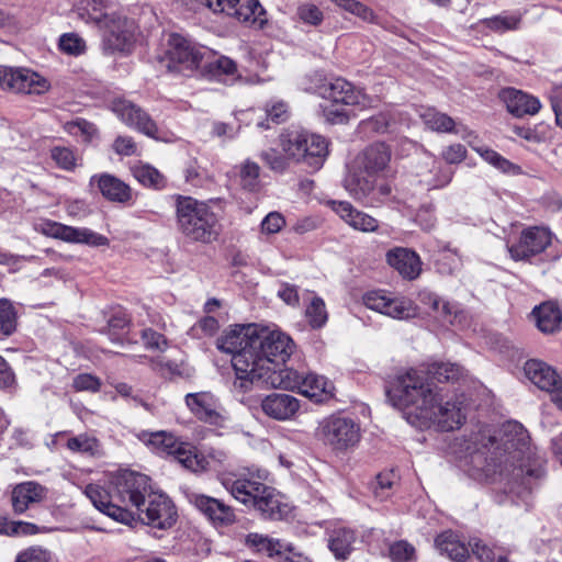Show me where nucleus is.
Listing matches in <instances>:
<instances>
[{"mask_svg": "<svg viewBox=\"0 0 562 562\" xmlns=\"http://www.w3.org/2000/svg\"><path fill=\"white\" fill-rule=\"evenodd\" d=\"M502 445L494 448L490 460L483 451L473 452L465 472L479 482L495 481L498 475L509 484L510 493H530L546 476L544 458L530 449L519 424L507 425Z\"/></svg>", "mask_w": 562, "mask_h": 562, "instance_id": "obj_1", "label": "nucleus"}, {"mask_svg": "<svg viewBox=\"0 0 562 562\" xmlns=\"http://www.w3.org/2000/svg\"><path fill=\"white\" fill-rule=\"evenodd\" d=\"M176 222L178 231L195 243L211 244L221 233L217 215L205 202L192 196L176 198Z\"/></svg>", "mask_w": 562, "mask_h": 562, "instance_id": "obj_2", "label": "nucleus"}, {"mask_svg": "<svg viewBox=\"0 0 562 562\" xmlns=\"http://www.w3.org/2000/svg\"><path fill=\"white\" fill-rule=\"evenodd\" d=\"M437 393V387L428 383L424 371L413 368L398 373L386 387L387 400L394 407L409 409L419 418L430 412L429 405Z\"/></svg>", "mask_w": 562, "mask_h": 562, "instance_id": "obj_3", "label": "nucleus"}, {"mask_svg": "<svg viewBox=\"0 0 562 562\" xmlns=\"http://www.w3.org/2000/svg\"><path fill=\"white\" fill-rule=\"evenodd\" d=\"M256 357L251 362L248 389L256 381H262L274 368L284 364L294 350L290 336L279 329H258L255 337Z\"/></svg>", "mask_w": 562, "mask_h": 562, "instance_id": "obj_4", "label": "nucleus"}, {"mask_svg": "<svg viewBox=\"0 0 562 562\" xmlns=\"http://www.w3.org/2000/svg\"><path fill=\"white\" fill-rule=\"evenodd\" d=\"M257 331L258 327L254 324L235 325L217 339V348L233 356L232 364L236 373L234 386L244 392L248 391L250 367L256 357L254 340Z\"/></svg>", "mask_w": 562, "mask_h": 562, "instance_id": "obj_5", "label": "nucleus"}, {"mask_svg": "<svg viewBox=\"0 0 562 562\" xmlns=\"http://www.w3.org/2000/svg\"><path fill=\"white\" fill-rule=\"evenodd\" d=\"M137 438L148 446L155 453L167 454L175 458L183 468L194 472H204L210 467L207 458L189 442L180 441L167 431H140Z\"/></svg>", "mask_w": 562, "mask_h": 562, "instance_id": "obj_6", "label": "nucleus"}, {"mask_svg": "<svg viewBox=\"0 0 562 562\" xmlns=\"http://www.w3.org/2000/svg\"><path fill=\"white\" fill-rule=\"evenodd\" d=\"M314 435L319 442L336 454L352 450L361 439L360 425L355 419L339 414L321 419Z\"/></svg>", "mask_w": 562, "mask_h": 562, "instance_id": "obj_7", "label": "nucleus"}, {"mask_svg": "<svg viewBox=\"0 0 562 562\" xmlns=\"http://www.w3.org/2000/svg\"><path fill=\"white\" fill-rule=\"evenodd\" d=\"M207 55H211V52L206 47L199 46L181 35L172 34L160 63L170 72L190 76L203 66Z\"/></svg>", "mask_w": 562, "mask_h": 562, "instance_id": "obj_8", "label": "nucleus"}, {"mask_svg": "<svg viewBox=\"0 0 562 562\" xmlns=\"http://www.w3.org/2000/svg\"><path fill=\"white\" fill-rule=\"evenodd\" d=\"M308 134L310 131L301 126L284 128L278 138L282 153L269 148L260 154V158L271 170L284 172L289 167V161L300 162V157H303V153H305L303 145L308 143Z\"/></svg>", "mask_w": 562, "mask_h": 562, "instance_id": "obj_9", "label": "nucleus"}, {"mask_svg": "<svg viewBox=\"0 0 562 562\" xmlns=\"http://www.w3.org/2000/svg\"><path fill=\"white\" fill-rule=\"evenodd\" d=\"M111 487L116 503L127 507L133 514L145 506L146 498L151 494L150 479L142 473L124 470L115 473L111 479Z\"/></svg>", "mask_w": 562, "mask_h": 562, "instance_id": "obj_10", "label": "nucleus"}, {"mask_svg": "<svg viewBox=\"0 0 562 562\" xmlns=\"http://www.w3.org/2000/svg\"><path fill=\"white\" fill-rule=\"evenodd\" d=\"M429 406L431 412L424 413L420 418L436 424L442 431L458 429L465 420V397L463 394L449 396L438 391Z\"/></svg>", "mask_w": 562, "mask_h": 562, "instance_id": "obj_11", "label": "nucleus"}, {"mask_svg": "<svg viewBox=\"0 0 562 562\" xmlns=\"http://www.w3.org/2000/svg\"><path fill=\"white\" fill-rule=\"evenodd\" d=\"M323 98L334 103H340L358 112L372 109L376 99L366 92L361 87L355 86L345 78L337 77L322 88Z\"/></svg>", "mask_w": 562, "mask_h": 562, "instance_id": "obj_12", "label": "nucleus"}, {"mask_svg": "<svg viewBox=\"0 0 562 562\" xmlns=\"http://www.w3.org/2000/svg\"><path fill=\"white\" fill-rule=\"evenodd\" d=\"M34 229L47 237L91 247L109 246V238L87 227H74L47 218L34 223Z\"/></svg>", "mask_w": 562, "mask_h": 562, "instance_id": "obj_13", "label": "nucleus"}, {"mask_svg": "<svg viewBox=\"0 0 562 562\" xmlns=\"http://www.w3.org/2000/svg\"><path fill=\"white\" fill-rule=\"evenodd\" d=\"M267 472L257 470H246L239 473H229L221 477V483L231 495L238 502L251 506L260 493L265 492V480Z\"/></svg>", "mask_w": 562, "mask_h": 562, "instance_id": "obj_14", "label": "nucleus"}, {"mask_svg": "<svg viewBox=\"0 0 562 562\" xmlns=\"http://www.w3.org/2000/svg\"><path fill=\"white\" fill-rule=\"evenodd\" d=\"M362 302L368 308L394 319H409L418 314V306L413 300L384 290L367 292L362 296Z\"/></svg>", "mask_w": 562, "mask_h": 562, "instance_id": "obj_15", "label": "nucleus"}, {"mask_svg": "<svg viewBox=\"0 0 562 562\" xmlns=\"http://www.w3.org/2000/svg\"><path fill=\"white\" fill-rule=\"evenodd\" d=\"M103 42L111 52H127L135 40L136 24L121 12L113 10L99 26Z\"/></svg>", "mask_w": 562, "mask_h": 562, "instance_id": "obj_16", "label": "nucleus"}, {"mask_svg": "<svg viewBox=\"0 0 562 562\" xmlns=\"http://www.w3.org/2000/svg\"><path fill=\"white\" fill-rule=\"evenodd\" d=\"M138 520L159 530H166L177 520V510L172 501L162 492L153 491L145 506L136 512Z\"/></svg>", "mask_w": 562, "mask_h": 562, "instance_id": "obj_17", "label": "nucleus"}, {"mask_svg": "<svg viewBox=\"0 0 562 562\" xmlns=\"http://www.w3.org/2000/svg\"><path fill=\"white\" fill-rule=\"evenodd\" d=\"M376 180L378 177L366 178L359 172H348L344 180V187L353 199L363 201L369 206H376L392 191L389 183L381 182L378 184Z\"/></svg>", "mask_w": 562, "mask_h": 562, "instance_id": "obj_18", "label": "nucleus"}, {"mask_svg": "<svg viewBox=\"0 0 562 562\" xmlns=\"http://www.w3.org/2000/svg\"><path fill=\"white\" fill-rule=\"evenodd\" d=\"M552 243V234L546 227L531 226L525 228L517 243L508 246L510 257L518 260H529L543 252Z\"/></svg>", "mask_w": 562, "mask_h": 562, "instance_id": "obj_19", "label": "nucleus"}, {"mask_svg": "<svg viewBox=\"0 0 562 562\" xmlns=\"http://www.w3.org/2000/svg\"><path fill=\"white\" fill-rule=\"evenodd\" d=\"M85 494L97 509L114 520L125 525H131L136 520L135 514L127 507H122L116 503L111 483L109 484V488L99 484H88L85 488Z\"/></svg>", "mask_w": 562, "mask_h": 562, "instance_id": "obj_20", "label": "nucleus"}, {"mask_svg": "<svg viewBox=\"0 0 562 562\" xmlns=\"http://www.w3.org/2000/svg\"><path fill=\"white\" fill-rule=\"evenodd\" d=\"M391 156L385 143L371 144L357 157L349 172H359L366 178L380 177L389 168Z\"/></svg>", "mask_w": 562, "mask_h": 562, "instance_id": "obj_21", "label": "nucleus"}, {"mask_svg": "<svg viewBox=\"0 0 562 562\" xmlns=\"http://www.w3.org/2000/svg\"><path fill=\"white\" fill-rule=\"evenodd\" d=\"M113 111L127 126L138 132L158 138V127L149 115L138 105L125 99L113 102Z\"/></svg>", "mask_w": 562, "mask_h": 562, "instance_id": "obj_22", "label": "nucleus"}, {"mask_svg": "<svg viewBox=\"0 0 562 562\" xmlns=\"http://www.w3.org/2000/svg\"><path fill=\"white\" fill-rule=\"evenodd\" d=\"M190 502L215 527H226L234 524L236 520L234 509L221 499L205 494H192Z\"/></svg>", "mask_w": 562, "mask_h": 562, "instance_id": "obj_23", "label": "nucleus"}, {"mask_svg": "<svg viewBox=\"0 0 562 562\" xmlns=\"http://www.w3.org/2000/svg\"><path fill=\"white\" fill-rule=\"evenodd\" d=\"M4 88L19 93L41 94L48 90L45 78L26 68L5 67Z\"/></svg>", "mask_w": 562, "mask_h": 562, "instance_id": "obj_24", "label": "nucleus"}, {"mask_svg": "<svg viewBox=\"0 0 562 562\" xmlns=\"http://www.w3.org/2000/svg\"><path fill=\"white\" fill-rule=\"evenodd\" d=\"M190 412L200 420L218 425L223 422L221 406L211 392L189 393L184 397Z\"/></svg>", "mask_w": 562, "mask_h": 562, "instance_id": "obj_25", "label": "nucleus"}, {"mask_svg": "<svg viewBox=\"0 0 562 562\" xmlns=\"http://www.w3.org/2000/svg\"><path fill=\"white\" fill-rule=\"evenodd\" d=\"M498 95L507 111L516 117L533 116L542 108L537 97L516 88H504Z\"/></svg>", "mask_w": 562, "mask_h": 562, "instance_id": "obj_26", "label": "nucleus"}, {"mask_svg": "<svg viewBox=\"0 0 562 562\" xmlns=\"http://www.w3.org/2000/svg\"><path fill=\"white\" fill-rule=\"evenodd\" d=\"M326 204L350 227L363 233H373L379 228V222L373 216L357 210L347 201L329 200Z\"/></svg>", "mask_w": 562, "mask_h": 562, "instance_id": "obj_27", "label": "nucleus"}, {"mask_svg": "<svg viewBox=\"0 0 562 562\" xmlns=\"http://www.w3.org/2000/svg\"><path fill=\"white\" fill-rule=\"evenodd\" d=\"M300 401L286 393H271L261 401L262 412L270 418L284 422L295 417Z\"/></svg>", "mask_w": 562, "mask_h": 562, "instance_id": "obj_28", "label": "nucleus"}, {"mask_svg": "<svg viewBox=\"0 0 562 562\" xmlns=\"http://www.w3.org/2000/svg\"><path fill=\"white\" fill-rule=\"evenodd\" d=\"M90 186L97 187L103 198L111 202L127 204L133 199L130 186L110 173L93 175Z\"/></svg>", "mask_w": 562, "mask_h": 562, "instance_id": "obj_29", "label": "nucleus"}, {"mask_svg": "<svg viewBox=\"0 0 562 562\" xmlns=\"http://www.w3.org/2000/svg\"><path fill=\"white\" fill-rule=\"evenodd\" d=\"M526 378L535 384L539 390L548 392L550 397L555 386L560 384L562 378L559 376L557 371L543 361L531 359L524 366Z\"/></svg>", "mask_w": 562, "mask_h": 562, "instance_id": "obj_30", "label": "nucleus"}, {"mask_svg": "<svg viewBox=\"0 0 562 562\" xmlns=\"http://www.w3.org/2000/svg\"><path fill=\"white\" fill-rule=\"evenodd\" d=\"M387 263L394 268L404 279L414 280L422 272L419 256L408 248L396 247L387 251Z\"/></svg>", "mask_w": 562, "mask_h": 562, "instance_id": "obj_31", "label": "nucleus"}, {"mask_svg": "<svg viewBox=\"0 0 562 562\" xmlns=\"http://www.w3.org/2000/svg\"><path fill=\"white\" fill-rule=\"evenodd\" d=\"M46 494V487L40 483L29 481L18 484L11 493L13 512L19 515L25 513L31 505L45 499Z\"/></svg>", "mask_w": 562, "mask_h": 562, "instance_id": "obj_32", "label": "nucleus"}, {"mask_svg": "<svg viewBox=\"0 0 562 562\" xmlns=\"http://www.w3.org/2000/svg\"><path fill=\"white\" fill-rule=\"evenodd\" d=\"M113 10V3L109 0H72V11L77 16L98 27Z\"/></svg>", "mask_w": 562, "mask_h": 562, "instance_id": "obj_33", "label": "nucleus"}, {"mask_svg": "<svg viewBox=\"0 0 562 562\" xmlns=\"http://www.w3.org/2000/svg\"><path fill=\"white\" fill-rule=\"evenodd\" d=\"M202 67L205 76L216 81L228 83L236 81L240 77L237 64L226 56L214 55L210 59V55H207Z\"/></svg>", "mask_w": 562, "mask_h": 562, "instance_id": "obj_34", "label": "nucleus"}, {"mask_svg": "<svg viewBox=\"0 0 562 562\" xmlns=\"http://www.w3.org/2000/svg\"><path fill=\"white\" fill-rule=\"evenodd\" d=\"M245 543L249 548H254L257 552L263 553L269 558L289 560L290 558L286 554L293 552L291 544L257 532L249 533L246 537Z\"/></svg>", "mask_w": 562, "mask_h": 562, "instance_id": "obj_35", "label": "nucleus"}, {"mask_svg": "<svg viewBox=\"0 0 562 562\" xmlns=\"http://www.w3.org/2000/svg\"><path fill=\"white\" fill-rule=\"evenodd\" d=\"M251 506L258 509L262 516L270 519H282L290 512L288 504L282 502L281 496L276 493L274 488L267 485L265 486V492L260 493Z\"/></svg>", "mask_w": 562, "mask_h": 562, "instance_id": "obj_36", "label": "nucleus"}, {"mask_svg": "<svg viewBox=\"0 0 562 562\" xmlns=\"http://www.w3.org/2000/svg\"><path fill=\"white\" fill-rule=\"evenodd\" d=\"M435 547L441 553L453 561L462 562L470 557L469 544H465L458 533L447 530L435 539Z\"/></svg>", "mask_w": 562, "mask_h": 562, "instance_id": "obj_37", "label": "nucleus"}, {"mask_svg": "<svg viewBox=\"0 0 562 562\" xmlns=\"http://www.w3.org/2000/svg\"><path fill=\"white\" fill-rule=\"evenodd\" d=\"M532 316L539 330L544 334H553L561 327L562 312L555 302L548 301L536 306Z\"/></svg>", "mask_w": 562, "mask_h": 562, "instance_id": "obj_38", "label": "nucleus"}, {"mask_svg": "<svg viewBox=\"0 0 562 562\" xmlns=\"http://www.w3.org/2000/svg\"><path fill=\"white\" fill-rule=\"evenodd\" d=\"M308 143L303 145V157L300 162L318 170L325 162L328 155V140L322 135L310 132Z\"/></svg>", "mask_w": 562, "mask_h": 562, "instance_id": "obj_39", "label": "nucleus"}, {"mask_svg": "<svg viewBox=\"0 0 562 562\" xmlns=\"http://www.w3.org/2000/svg\"><path fill=\"white\" fill-rule=\"evenodd\" d=\"M420 302L429 306L435 318L442 325H456L459 318L457 306L447 301L441 300L434 293L425 292L420 294Z\"/></svg>", "mask_w": 562, "mask_h": 562, "instance_id": "obj_40", "label": "nucleus"}, {"mask_svg": "<svg viewBox=\"0 0 562 562\" xmlns=\"http://www.w3.org/2000/svg\"><path fill=\"white\" fill-rule=\"evenodd\" d=\"M334 385L324 375L305 374L300 393L315 402H324L333 396Z\"/></svg>", "mask_w": 562, "mask_h": 562, "instance_id": "obj_41", "label": "nucleus"}, {"mask_svg": "<svg viewBox=\"0 0 562 562\" xmlns=\"http://www.w3.org/2000/svg\"><path fill=\"white\" fill-rule=\"evenodd\" d=\"M305 374L297 372L291 368H274L263 381L270 383L274 387L283 390H297L300 392Z\"/></svg>", "mask_w": 562, "mask_h": 562, "instance_id": "obj_42", "label": "nucleus"}, {"mask_svg": "<svg viewBox=\"0 0 562 562\" xmlns=\"http://www.w3.org/2000/svg\"><path fill=\"white\" fill-rule=\"evenodd\" d=\"M356 536L353 530L347 527H337L329 536V549L337 559H346L352 549Z\"/></svg>", "mask_w": 562, "mask_h": 562, "instance_id": "obj_43", "label": "nucleus"}, {"mask_svg": "<svg viewBox=\"0 0 562 562\" xmlns=\"http://www.w3.org/2000/svg\"><path fill=\"white\" fill-rule=\"evenodd\" d=\"M473 149L482 157L484 161L493 166L506 175H521L522 169L520 166L509 161L507 158L495 151L494 149L486 146H473Z\"/></svg>", "mask_w": 562, "mask_h": 562, "instance_id": "obj_44", "label": "nucleus"}, {"mask_svg": "<svg viewBox=\"0 0 562 562\" xmlns=\"http://www.w3.org/2000/svg\"><path fill=\"white\" fill-rule=\"evenodd\" d=\"M419 117L431 131L439 133H453L456 123L452 117L441 113L434 108H422Z\"/></svg>", "mask_w": 562, "mask_h": 562, "instance_id": "obj_45", "label": "nucleus"}, {"mask_svg": "<svg viewBox=\"0 0 562 562\" xmlns=\"http://www.w3.org/2000/svg\"><path fill=\"white\" fill-rule=\"evenodd\" d=\"M463 373V369L459 364L451 362L436 361L427 367V374L439 383L459 381Z\"/></svg>", "mask_w": 562, "mask_h": 562, "instance_id": "obj_46", "label": "nucleus"}, {"mask_svg": "<svg viewBox=\"0 0 562 562\" xmlns=\"http://www.w3.org/2000/svg\"><path fill=\"white\" fill-rule=\"evenodd\" d=\"M131 170L134 178L144 187L162 189L166 186L164 175L148 164H135Z\"/></svg>", "mask_w": 562, "mask_h": 562, "instance_id": "obj_47", "label": "nucleus"}, {"mask_svg": "<svg viewBox=\"0 0 562 562\" xmlns=\"http://www.w3.org/2000/svg\"><path fill=\"white\" fill-rule=\"evenodd\" d=\"M394 123V115L391 111H382L359 124L361 132L366 134H383L390 131Z\"/></svg>", "mask_w": 562, "mask_h": 562, "instance_id": "obj_48", "label": "nucleus"}, {"mask_svg": "<svg viewBox=\"0 0 562 562\" xmlns=\"http://www.w3.org/2000/svg\"><path fill=\"white\" fill-rule=\"evenodd\" d=\"M66 447L71 452L85 453L91 457L100 456L102 453L100 441L95 437L87 434L69 438Z\"/></svg>", "mask_w": 562, "mask_h": 562, "instance_id": "obj_49", "label": "nucleus"}, {"mask_svg": "<svg viewBox=\"0 0 562 562\" xmlns=\"http://www.w3.org/2000/svg\"><path fill=\"white\" fill-rule=\"evenodd\" d=\"M18 326V312L8 299H0V334L11 336Z\"/></svg>", "mask_w": 562, "mask_h": 562, "instance_id": "obj_50", "label": "nucleus"}, {"mask_svg": "<svg viewBox=\"0 0 562 562\" xmlns=\"http://www.w3.org/2000/svg\"><path fill=\"white\" fill-rule=\"evenodd\" d=\"M305 317L310 326L314 329L322 328L328 321V313L324 300L319 296H313L305 308Z\"/></svg>", "mask_w": 562, "mask_h": 562, "instance_id": "obj_51", "label": "nucleus"}, {"mask_svg": "<svg viewBox=\"0 0 562 562\" xmlns=\"http://www.w3.org/2000/svg\"><path fill=\"white\" fill-rule=\"evenodd\" d=\"M64 131L75 137H81V139L87 143L98 137V130L94 124L81 117L66 122L64 124Z\"/></svg>", "mask_w": 562, "mask_h": 562, "instance_id": "obj_52", "label": "nucleus"}, {"mask_svg": "<svg viewBox=\"0 0 562 562\" xmlns=\"http://www.w3.org/2000/svg\"><path fill=\"white\" fill-rule=\"evenodd\" d=\"M356 110L341 105L340 103L330 102L328 105L322 106V113L326 122L330 124H347L351 119L357 116Z\"/></svg>", "mask_w": 562, "mask_h": 562, "instance_id": "obj_53", "label": "nucleus"}, {"mask_svg": "<svg viewBox=\"0 0 562 562\" xmlns=\"http://www.w3.org/2000/svg\"><path fill=\"white\" fill-rule=\"evenodd\" d=\"M239 184L247 191H256L259 187L260 167L251 160L244 161L237 167Z\"/></svg>", "mask_w": 562, "mask_h": 562, "instance_id": "obj_54", "label": "nucleus"}, {"mask_svg": "<svg viewBox=\"0 0 562 562\" xmlns=\"http://www.w3.org/2000/svg\"><path fill=\"white\" fill-rule=\"evenodd\" d=\"M473 555L481 562H509L507 555L496 551L480 539H472L469 542V549Z\"/></svg>", "mask_w": 562, "mask_h": 562, "instance_id": "obj_55", "label": "nucleus"}, {"mask_svg": "<svg viewBox=\"0 0 562 562\" xmlns=\"http://www.w3.org/2000/svg\"><path fill=\"white\" fill-rule=\"evenodd\" d=\"M59 49L71 56H79L86 53V41L77 33H65L59 37Z\"/></svg>", "mask_w": 562, "mask_h": 562, "instance_id": "obj_56", "label": "nucleus"}, {"mask_svg": "<svg viewBox=\"0 0 562 562\" xmlns=\"http://www.w3.org/2000/svg\"><path fill=\"white\" fill-rule=\"evenodd\" d=\"M50 157L56 165L67 171H72L77 167L78 156L69 147L55 146L50 149Z\"/></svg>", "mask_w": 562, "mask_h": 562, "instance_id": "obj_57", "label": "nucleus"}, {"mask_svg": "<svg viewBox=\"0 0 562 562\" xmlns=\"http://www.w3.org/2000/svg\"><path fill=\"white\" fill-rule=\"evenodd\" d=\"M130 318L124 312L115 313L108 323L109 337L113 342H122Z\"/></svg>", "mask_w": 562, "mask_h": 562, "instance_id": "obj_58", "label": "nucleus"}, {"mask_svg": "<svg viewBox=\"0 0 562 562\" xmlns=\"http://www.w3.org/2000/svg\"><path fill=\"white\" fill-rule=\"evenodd\" d=\"M389 555L393 562H409L415 560L416 550L409 542L398 540L390 546Z\"/></svg>", "mask_w": 562, "mask_h": 562, "instance_id": "obj_59", "label": "nucleus"}, {"mask_svg": "<svg viewBox=\"0 0 562 562\" xmlns=\"http://www.w3.org/2000/svg\"><path fill=\"white\" fill-rule=\"evenodd\" d=\"M52 552L41 546H32L20 551L14 562H52Z\"/></svg>", "mask_w": 562, "mask_h": 562, "instance_id": "obj_60", "label": "nucleus"}, {"mask_svg": "<svg viewBox=\"0 0 562 562\" xmlns=\"http://www.w3.org/2000/svg\"><path fill=\"white\" fill-rule=\"evenodd\" d=\"M297 18L303 23L317 26L323 22L324 14L322 10L314 3H302L296 10Z\"/></svg>", "mask_w": 562, "mask_h": 562, "instance_id": "obj_61", "label": "nucleus"}, {"mask_svg": "<svg viewBox=\"0 0 562 562\" xmlns=\"http://www.w3.org/2000/svg\"><path fill=\"white\" fill-rule=\"evenodd\" d=\"M487 29L495 32L516 30L520 23L517 15H496L484 21Z\"/></svg>", "mask_w": 562, "mask_h": 562, "instance_id": "obj_62", "label": "nucleus"}, {"mask_svg": "<svg viewBox=\"0 0 562 562\" xmlns=\"http://www.w3.org/2000/svg\"><path fill=\"white\" fill-rule=\"evenodd\" d=\"M436 265L439 272L451 274L461 267V258L456 251L443 250L440 252Z\"/></svg>", "mask_w": 562, "mask_h": 562, "instance_id": "obj_63", "label": "nucleus"}, {"mask_svg": "<svg viewBox=\"0 0 562 562\" xmlns=\"http://www.w3.org/2000/svg\"><path fill=\"white\" fill-rule=\"evenodd\" d=\"M72 387L77 392H98L101 387V380L90 373H80L74 378Z\"/></svg>", "mask_w": 562, "mask_h": 562, "instance_id": "obj_64", "label": "nucleus"}]
</instances>
